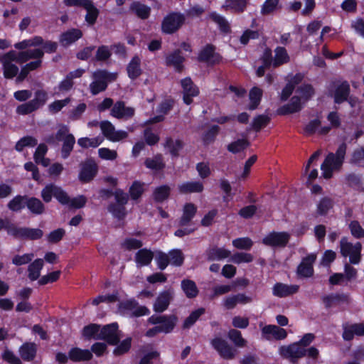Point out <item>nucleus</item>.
<instances>
[{"label": "nucleus", "mask_w": 364, "mask_h": 364, "mask_svg": "<svg viewBox=\"0 0 364 364\" xmlns=\"http://www.w3.org/2000/svg\"><path fill=\"white\" fill-rule=\"evenodd\" d=\"M279 354L284 358L289 359L292 363H296L298 360L307 356L316 360L319 355V350L314 346L305 348L298 342L289 346H283L279 348Z\"/></svg>", "instance_id": "1"}, {"label": "nucleus", "mask_w": 364, "mask_h": 364, "mask_svg": "<svg viewBox=\"0 0 364 364\" xmlns=\"http://www.w3.org/2000/svg\"><path fill=\"white\" fill-rule=\"evenodd\" d=\"M347 146L341 144L336 154L329 153L321 166L322 176L326 179H329L333 176V170L339 169L344 161Z\"/></svg>", "instance_id": "2"}, {"label": "nucleus", "mask_w": 364, "mask_h": 364, "mask_svg": "<svg viewBox=\"0 0 364 364\" xmlns=\"http://www.w3.org/2000/svg\"><path fill=\"white\" fill-rule=\"evenodd\" d=\"M94 81L90 85V90L92 95H95L105 91L109 82L114 80L117 75L109 73L105 70H97L92 75Z\"/></svg>", "instance_id": "3"}, {"label": "nucleus", "mask_w": 364, "mask_h": 364, "mask_svg": "<svg viewBox=\"0 0 364 364\" xmlns=\"http://www.w3.org/2000/svg\"><path fill=\"white\" fill-rule=\"evenodd\" d=\"M362 245L357 242L352 243L348 241V238L344 237L340 240V252L342 256L349 257V262L351 264H357L361 259Z\"/></svg>", "instance_id": "4"}, {"label": "nucleus", "mask_w": 364, "mask_h": 364, "mask_svg": "<svg viewBox=\"0 0 364 364\" xmlns=\"http://www.w3.org/2000/svg\"><path fill=\"white\" fill-rule=\"evenodd\" d=\"M48 100V93L43 90L35 92L34 99L21 104L16 107V113L21 115L28 114L43 106Z\"/></svg>", "instance_id": "5"}, {"label": "nucleus", "mask_w": 364, "mask_h": 364, "mask_svg": "<svg viewBox=\"0 0 364 364\" xmlns=\"http://www.w3.org/2000/svg\"><path fill=\"white\" fill-rule=\"evenodd\" d=\"M14 62L16 63L15 50H10L0 55V63L2 65L4 77L6 79H12L18 73L19 69Z\"/></svg>", "instance_id": "6"}, {"label": "nucleus", "mask_w": 364, "mask_h": 364, "mask_svg": "<svg viewBox=\"0 0 364 364\" xmlns=\"http://www.w3.org/2000/svg\"><path fill=\"white\" fill-rule=\"evenodd\" d=\"M291 235L287 232L272 231L263 239L262 244L272 248H284L289 242Z\"/></svg>", "instance_id": "7"}, {"label": "nucleus", "mask_w": 364, "mask_h": 364, "mask_svg": "<svg viewBox=\"0 0 364 364\" xmlns=\"http://www.w3.org/2000/svg\"><path fill=\"white\" fill-rule=\"evenodd\" d=\"M185 21V16L181 13H171L162 22L161 28L165 33H173L178 31Z\"/></svg>", "instance_id": "8"}, {"label": "nucleus", "mask_w": 364, "mask_h": 364, "mask_svg": "<svg viewBox=\"0 0 364 364\" xmlns=\"http://www.w3.org/2000/svg\"><path fill=\"white\" fill-rule=\"evenodd\" d=\"M95 339L105 340L109 345H116L120 340L119 331L118 325L116 323L106 325L100 329L99 335H97Z\"/></svg>", "instance_id": "9"}, {"label": "nucleus", "mask_w": 364, "mask_h": 364, "mask_svg": "<svg viewBox=\"0 0 364 364\" xmlns=\"http://www.w3.org/2000/svg\"><path fill=\"white\" fill-rule=\"evenodd\" d=\"M178 318L175 315H164V316H151L149 318V323L156 325L160 324L159 327L161 331L165 333H170L173 331L176 325Z\"/></svg>", "instance_id": "10"}, {"label": "nucleus", "mask_w": 364, "mask_h": 364, "mask_svg": "<svg viewBox=\"0 0 364 364\" xmlns=\"http://www.w3.org/2000/svg\"><path fill=\"white\" fill-rule=\"evenodd\" d=\"M100 127L104 136L112 141H119L128 136L125 131H116L114 125L107 120L101 122Z\"/></svg>", "instance_id": "11"}, {"label": "nucleus", "mask_w": 364, "mask_h": 364, "mask_svg": "<svg viewBox=\"0 0 364 364\" xmlns=\"http://www.w3.org/2000/svg\"><path fill=\"white\" fill-rule=\"evenodd\" d=\"M210 343L223 358L231 360L235 358L236 350L230 346L226 341L220 338H215L210 341Z\"/></svg>", "instance_id": "12"}, {"label": "nucleus", "mask_w": 364, "mask_h": 364, "mask_svg": "<svg viewBox=\"0 0 364 364\" xmlns=\"http://www.w3.org/2000/svg\"><path fill=\"white\" fill-rule=\"evenodd\" d=\"M81 170L79 173V179L83 183L91 181L96 176L98 167L92 159H87L80 164Z\"/></svg>", "instance_id": "13"}, {"label": "nucleus", "mask_w": 364, "mask_h": 364, "mask_svg": "<svg viewBox=\"0 0 364 364\" xmlns=\"http://www.w3.org/2000/svg\"><path fill=\"white\" fill-rule=\"evenodd\" d=\"M174 296V291L169 288L159 293L154 304V310L157 313H162L166 311Z\"/></svg>", "instance_id": "14"}, {"label": "nucleus", "mask_w": 364, "mask_h": 364, "mask_svg": "<svg viewBox=\"0 0 364 364\" xmlns=\"http://www.w3.org/2000/svg\"><path fill=\"white\" fill-rule=\"evenodd\" d=\"M350 93V87L349 83L347 81H343L334 85L331 96L333 98L334 103L339 105L346 101Z\"/></svg>", "instance_id": "15"}, {"label": "nucleus", "mask_w": 364, "mask_h": 364, "mask_svg": "<svg viewBox=\"0 0 364 364\" xmlns=\"http://www.w3.org/2000/svg\"><path fill=\"white\" fill-rule=\"evenodd\" d=\"M183 88V102L190 105L193 102V97L198 95L199 90L190 77H186L181 80Z\"/></svg>", "instance_id": "16"}, {"label": "nucleus", "mask_w": 364, "mask_h": 364, "mask_svg": "<svg viewBox=\"0 0 364 364\" xmlns=\"http://www.w3.org/2000/svg\"><path fill=\"white\" fill-rule=\"evenodd\" d=\"M135 110L133 107H127L123 101H117L111 109V115L117 119H127L132 117Z\"/></svg>", "instance_id": "17"}, {"label": "nucleus", "mask_w": 364, "mask_h": 364, "mask_svg": "<svg viewBox=\"0 0 364 364\" xmlns=\"http://www.w3.org/2000/svg\"><path fill=\"white\" fill-rule=\"evenodd\" d=\"M316 255L311 254L303 258L301 262L298 266L296 273L300 277H310L314 274L313 264L316 260Z\"/></svg>", "instance_id": "18"}, {"label": "nucleus", "mask_w": 364, "mask_h": 364, "mask_svg": "<svg viewBox=\"0 0 364 364\" xmlns=\"http://www.w3.org/2000/svg\"><path fill=\"white\" fill-rule=\"evenodd\" d=\"M299 286L296 284H286L281 282L276 283L272 288V294L277 297H287L299 291Z\"/></svg>", "instance_id": "19"}, {"label": "nucleus", "mask_w": 364, "mask_h": 364, "mask_svg": "<svg viewBox=\"0 0 364 364\" xmlns=\"http://www.w3.org/2000/svg\"><path fill=\"white\" fill-rule=\"evenodd\" d=\"M263 337L267 340H282L284 339L287 336L285 329L275 325H267L262 329Z\"/></svg>", "instance_id": "20"}, {"label": "nucleus", "mask_w": 364, "mask_h": 364, "mask_svg": "<svg viewBox=\"0 0 364 364\" xmlns=\"http://www.w3.org/2000/svg\"><path fill=\"white\" fill-rule=\"evenodd\" d=\"M198 60L208 65H215L220 63V57L215 53V48L213 46L208 45L200 51Z\"/></svg>", "instance_id": "21"}, {"label": "nucleus", "mask_w": 364, "mask_h": 364, "mask_svg": "<svg viewBox=\"0 0 364 364\" xmlns=\"http://www.w3.org/2000/svg\"><path fill=\"white\" fill-rule=\"evenodd\" d=\"M44 52L40 48L26 50L20 52L15 51L16 63L19 64L24 63L31 59L36 60L42 58Z\"/></svg>", "instance_id": "22"}, {"label": "nucleus", "mask_w": 364, "mask_h": 364, "mask_svg": "<svg viewBox=\"0 0 364 364\" xmlns=\"http://www.w3.org/2000/svg\"><path fill=\"white\" fill-rule=\"evenodd\" d=\"M322 301L326 308L328 309L333 306L349 304L350 299L348 294H331L330 295L323 296L322 298Z\"/></svg>", "instance_id": "23"}, {"label": "nucleus", "mask_w": 364, "mask_h": 364, "mask_svg": "<svg viewBox=\"0 0 364 364\" xmlns=\"http://www.w3.org/2000/svg\"><path fill=\"white\" fill-rule=\"evenodd\" d=\"M196 212L197 207L193 203H186L183 206V214L178 220V225L180 227L190 226Z\"/></svg>", "instance_id": "24"}, {"label": "nucleus", "mask_w": 364, "mask_h": 364, "mask_svg": "<svg viewBox=\"0 0 364 364\" xmlns=\"http://www.w3.org/2000/svg\"><path fill=\"white\" fill-rule=\"evenodd\" d=\"M302 108L301 98L299 96L291 97L289 103L281 107L277 112L279 114H288L300 111Z\"/></svg>", "instance_id": "25"}, {"label": "nucleus", "mask_w": 364, "mask_h": 364, "mask_svg": "<svg viewBox=\"0 0 364 364\" xmlns=\"http://www.w3.org/2000/svg\"><path fill=\"white\" fill-rule=\"evenodd\" d=\"M184 60L185 58L181 55V52L176 50L166 57V63L167 65L174 67L177 72L181 73L183 70Z\"/></svg>", "instance_id": "26"}, {"label": "nucleus", "mask_w": 364, "mask_h": 364, "mask_svg": "<svg viewBox=\"0 0 364 364\" xmlns=\"http://www.w3.org/2000/svg\"><path fill=\"white\" fill-rule=\"evenodd\" d=\"M37 352V345L34 343H25L19 348V355L25 361H32Z\"/></svg>", "instance_id": "27"}, {"label": "nucleus", "mask_w": 364, "mask_h": 364, "mask_svg": "<svg viewBox=\"0 0 364 364\" xmlns=\"http://www.w3.org/2000/svg\"><path fill=\"white\" fill-rule=\"evenodd\" d=\"M364 336V323H355L344 327L343 338L346 341H351L354 336Z\"/></svg>", "instance_id": "28"}, {"label": "nucleus", "mask_w": 364, "mask_h": 364, "mask_svg": "<svg viewBox=\"0 0 364 364\" xmlns=\"http://www.w3.org/2000/svg\"><path fill=\"white\" fill-rule=\"evenodd\" d=\"M230 255V251L222 247H213L206 250L207 259L209 261L221 260Z\"/></svg>", "instance_id": "29"}, {"label": "nucleus", "mask_w": 364, "mask_h": 364, "mask_svg": "<svg viewBox=\"0 0 364 364\" xmlns=\"http://www.w3.org/2000/svg\"><path fill=\"white\" fill-rule=\"evenodd\" d=\"M154 258V252L146 248L139 250L135 255L134 259L137 267L149 265Z\"/></svg>", "instance_id": "30"}, {"label": "nucleus", "mask_w": 364, "mask_h": 364, "mask_svg": "<svg viewBox=\"0 0 364 364\" xmlns=\"http://www.w3.org/2000/svg\"><path fill=\"white\" fill-rule=\"evenodd\" d=\"M130 11L141 19H147L151 13V8L139 1L133 2L130 6Z\"/></svg>", "instance_id": "31"}, {"label": "nucleus", "mask_w": 364, "mask_h": 364, "mask_svg": "<svg viewBox=\"0 0 364 364\" xmlns=\"http://www.w3.org/2000/svg\"><path fill=\"white\" fill-rule=\"evenodd\" d=\"M68 356L74 362H80L90 360L92 358V354L89 350L73 348L69 351Z\"/></svg>", "instance_id": "32"}, {"label": "nucleus", "mask_w": 364, "mask_h": 364, "mask_svg": "<svg viewBox=\"0 0 364 364\" xmlns=\"http://www.w3.org/2000/svg\"><path fill=\"white\" fill-rule=\"evenodd\" d=\"M82 36V33L80 30L73 28L61 34L60 42L63 46H66L80 38Z\"/></svg>", "instance_id": "33"}, {"label": "nucleus", "mask_w": 364, "mask_h": 364, "mask_svg": "<svg viewBox=\"0 0 364 364\" xmlns=\"http://www.w3.org/2000/svg\"><path fill=\"white\" fill-rule=\"evenodd\" d=\"M181 286L187 298L193 299L198 296L199 291L195 282L193 280L183 279L181 281Z\"/></svg>", "instance_id": "34"}, {"label": "nucleus", "mask_w": 364, "mask_h": 364, "mask_svg": "<svg viewBox=\"0 0 364 364\" xmlns=\"http://www.w3.org/2000/svg\"><path fill=\"white\" fill-rule=\"evenodd\" d=\"M178 190L182 194L200 193L203 190V185L199 181L186 182L179 185Z\"/></svg>", "instance_id": "35"}, {"label": "nucleus", "mask_w": 364, "mask_h": 364, "mask_svg": "<svg viewBox=\"0 0 364 364\" xmlns=\"http://www.w3.org/2000/svg\"><path fill=\"white\" fill-rule=\"evenodd\" d=\"M43 264L44 262L42 259H36L28 265V277L31 281H35L39 278Z\"/></svg>", "instance_id": "36"}, {"label": "nucleus", "mask_w": 364, "mask_h": 364, "mask_svg": "<svg viewBox=\"0 0 364 364\" xmlns=\"http://www.w3.org/2000/svg\"><path fill=\"white\" fill-rule=\"evenodd\" d=\"M141 60L138 56H134L130 63L128 64L127 70L128 76L132 79H136L141 74V69L140 67Z\"/></svg>", "instance_id": "37"}, {"label": "nucleus", "mask_w": 364, "mask_h": 364, "mask_svg": "<svg viewBox=\"0 0 364 364\" xmlns=\"http://www.w3.org/2000/svg\"><path fill=\"white\" fill-rule=\"evenodd\" d=\"M26 205L28 209L33 214L41 215L44 213L45 206L41 200L37 198H26Z\"/></svg>", "instance_id": "38"}, {"label": "nucleus", "mask_w": 364, "mask_h": 364, "mask_svg": "<svg viewBox=\"0 0 364 364\" xmlns=\"http://www.w3.org/2000/svg\"><path fill=\"white\" fill-rule=\"evenodd\" d=\"M144 164L146 168L152 170L160 171L165 167V163L161 154H156L152 158H147Z\"/></svg>", "instance_id": "39"}, {"label": "nucleus", "mask_w": 364, "mask_h": 364, "mask_svg": "<svg viewBox=\"0 0 364 364\" xmlns=\"http://www.w3.org/2000/svg\"><path fill=\"white\" fill-rule=\"evenodd\" d=\"M86 5L87 6H83V8L87 11L85 21L89 24L93 25L98 17L99 10L94 6L93 3L90 0H88Z\"/></svg>", "instance_id": "40"}, {"label": "nucleus", "mask_w": 364, "mask_h": 364, "mask_svg": "<svg viewBox=\"0 0 364 364\" xmlns=\"http://www.w3.org/2000/svg\"><path fill=\"white\" fill-rule=\"evenodd\" d=\"M63 145L61 147L60 153L63 159H65L68 158L73 151L74 145L75 144V138L74 136H68L67 139L62 141Z\"/></svg>", "instance_id": "41"}, {"label": "nucleus", "mask_w": 364, "mask_h": 364, "mask_svg": "<svg viewBox=\"0 0 364 364\" xmlns=\"http://www.w3.org/2000/svg\"><path fill=\"white\" fill-rule=\"evenodd\" d=\"M289 61V56L287 50L283 47H277L275 49V57L273 63L274 67H278Z\"/></svg>", "instance_id": "42"}, {"label": "nucleus", "mask_w": 364, "mask_h": 364, "mask_svg": "<svg viewBox=\"0 0 364 364\" xmlns=\"http://www.w3.org/2000/svg\"><path fill=\"white\" fill-rule=\"evenodd\" d=\"M333 206V200L329 197H323L317 204L316 213L320 215H325Z\"/></svg>", "instance_id": "43"}, {"label": "nucleus", "mask_w": 364, "mask_h": 364, "mask_svg": "<svg viewBox=\"0 0 364 364\" xmlns=\"http://www.w3.org/2000/svg\"><path fill=\"white\" fill-rule=\"evenodd\" d=\"M171 192V188L167 185H163L155 188L153 193L154 199L156 202H163L166 200Z\"/></svg>", "instance_id": "44"}, {"label": "nucleus", "mask_w": 364, "mask_h": 364, "mask_svg": "<svg viewBox=\"0 0 364 364\" xmlns=\"http://www.w3.org/2000/svg\"><path fill=\"white\" fill-rule=\"evenodd\" d=\"M103 139L100 136L94 138L82 137L77 140V144L82 148H95L102 144Z\"/></svg>", "instance_id": "45"}, {"label": "nucleus", "mask_w": 364, "mask_h": 364, "mask_svg": "<svg viewBox=\"0 0 364 364\" xmlns=\"http://www.w3.org/2000/svg\"><path fill=\"white\" fill-rule=\"evenodd\" d=\"M249 0H227L225 7L232 9L235 12L242 13L247 6Z\"/></svg>", "instance_id": "46"}, {"label": "nucleus", "mask_w": 364, "mask_h": 364, "mask_svg": "<svg viewBox=\"0 0 364 364\" xmlns=\"http://www.w3.org/2000/svg\"><path fill=\"white\" fill-rule=\"evenodd\" d=\"M183 143L181 140H173L168 138L166 141V147L168 148L169 152L173 156H178L179 151L183 148Z\"/></svg>", "instance_id": "47"}, {"label": "nucleus", "mask_w": 364, "mask_h": 364, "mask_svg": "<svg viewBox=\"0 0 364 364\" xmlns=\"http://www.w3.org/2000/svg\"><path fill=\"white\" fill-rule=\"evenodd\" d=\"M262 95V91L261 89L258 87H253L250 92V99L251 101L250 105H249V109L250 110L255 109L259 105L261 97Z\"/></svg>", "instance_id": "48"}, {"label": "nucleus", "mask_w": 364, "mask_h": 364, "mask_svg": "<svg viewBox=\"0 0 364 364\" xmlns=\"http://www.w3.org/2000/svg\"><path fill=\"white\" fill-rule=\"evenodd\" d=\"M230 256V261L237 264L243 262L249 263L254 259V257L251 254L243 252H236Z\"/></svg>", "instance_id": "49"}, {"label": "nucleus", "mask_w": 364, "mask_h": 364, "mask_svg": "<svg viewBox=\"0 0 364 364\" xmlns=\"http://www.w3.org/2000/svg\"><path fill=\"white\" fill-rule=\"evenodd\" d=\"M250 145V142L247 139H237V141H232L228 145V150L233 154L238 153Z\"/></svg>", "instance_id": "50"}, {"label": "nucleus", "mask_w": 364, "mask_h": 364, "mask_svg": "<svg viewBox=\"0 0 364 364\" xmlns=\"http://www.w3.org/2000/svg\"><path fill=\"white\" fill-rule=\"evenodd\" d=\"M26 201V196H16L11 200L7 206L12 211H19L24 208Z\"/></svg>", "instance_id": "51"}, {"label": "nucleus", "mask_w": 364, "mask_h": 364, "mask_svg": "<svg viewBox=\"0 0 364 364\" xmlns=\"http://www.w3.org/2000/svg\"><path fill=\"white\" fill-rule=\"evenodd\" d=\"M279 0H266L261 9V14L264 16L273 14L279 9Z\"/></svg>", "instance_id": "52"}, {"label": "nucleus", "mask_w": 364, "mask_h": 364, "mask_svg": "<svg viewBox=\"0 0 364 364\" xmlns=\"http://www.w3.org/2000/svg\"><path fill=\"white\" fill-rule=\"evenodd\" d=\"M228 338L237 347H244L247 341L242 337L241 332L236 329H231L228 332Z\"/></svg>", "instance_id": "53"}, {"label": "nucleus", "mask_w": 364, "mask_h": 364, "mask_svg": "<svg viewBox=\"0 0 364 364\" xmlns=\"http://www.w3.org/2000/svg\"><path fill=\"white\" fill-rule=\"evenodd\" d=\"M269 121L270 118L268 116L260 114L254 118L251 126L255 131L259 132L262 128L266 127Z\"/></svg>", "instance_id": "54"}, {"label": "nucleus", "mask_w": 364, "mask_h": 364, "mask_svg": "<svg viewBox=\"0 0 364 364\" xmlns=\"http://www.w3.org/2000/svg\"><path fill=\"white\" fill-rule=\"evenodd\" d=\"M100 332V326L95 323H91L85 326L82 329V336L90 339L91 338H95L97 335Z\"/></svg>", "instance_id": "55"}, {"label": "nucleus", "mask_w": 364, "mask_h": 364, "mask_svg": "<svg viewBox=\"0 0 364 364\" xmlns=\"http://www.w3.org/2000/svg\"><path fill=\"white\" fill-rule=\"evenodd\" d=\"M205 312V309L203 308L198 309L194 311H193L188 317L186 318L184 323L183 324V328H189L192 326L196 321L199 318V317L203 314Z\"/></svg>", "instance_id": "56"}, {"label": "nucleus", "mask_w": 364, "mask_h": 364, "mask_svg": "<svg viewBox=\"0 0 364 364\" xmlns=\"http://www.w3.org/2000/svg\"><path fill=\"white\" fill-rule=\"evenodd\" d=\"M232 245L239 250H249L253 245V242L250 237H240L232 240Z\"/></svg>", "instance_id": "57"}, {"label": "nucleus", "mask_w": 364, "mask_h": 364, "mask_svg": "<svg viewBox=\"0 0 364 364\" xmlns=\"http://www.w3.org/2000/svg\"><path fill=\"white\" fill-rule=\"evenodd\" d=\"M23 239L38 240L42 237L43 232L38 228H23Z\"/></svg>", "instance_id": "58"}, {"label": "nucleus", "mask_w": 364, "mask_h": 364, "mask_svg": "<svg viewBox=\"0 0 364 364\" xmlns=\"http://www.w3.org/2000/svg\"><path fill=\"white\" fill-rule=\"evenodd\" d=\"M5 230L7 231L9 235H11L18 239H23V228L17 227L14 224L11 223L8 219H6Z\"/></svg>", "instance_id": "59"}, {"label": "nucleus", "mask_w": 364, "mask_h": 364, "mask_svg": "<svg viewBox=\"0 0 364 364\" xmlns=\"http://www.w3.org/2000/svg\"><path fill=\"white\" fill-rule=\"evenodd\" d=\"M38 141L33 136H25L21 139L16 144V149L18 151H21L26 146L33 147L37 145Z\"/></svg>", "instance_id": "60"}, {"label": "nucleus", "mask_w": 364, "mask_h": 364, "mask_svg": "<svg viewBox=\"0 0 364 364\" xmlns=\"http://www.w3.org/2000/svg\"><path fill=\"white\" fill-rule=\"evenodd\" d=\"M296 92L299 94L300 98L307 101L314 95V90L311 85L306 84L299 87Z\"/></svg>", "instance_id": "61"}, {"label": "nucleus", "mask_w": 364, "mask_h": 364, "mask_svg": "<svg viewBox=\"0 0 364 364\" xmlns=\"http://www.w3.org/2000/svg\"><path fill=\"white\" fill-rule=\"evenodd\" d=\"M170 263L175 266H181L183 263L184 257L180 250H173L168 252Z\"/></svg>", "instance_id": "62"}, {"label": "nucleus", "mask_w": 364, "mask_h": 364, "mask_svg": "<svg viewBox=\"0 0 364 364\" xmlns=\"http://www.w3.org/2000/svg\"><path fill=\"white\" fill-rule=\"evenodd\" d=\"M108 210L118 219H122L126 215L124 205L121 204L112 203L108 206Z\"/></svg>", "instance_id": "63"}, {"label": "nucleus", "mask_w": 364, "mask_h": 364, "mask_svg": "<svg viewBox=\"0 0 364 364\" xmlns=\"http://www.w3.org/2000/svg\"><path fill=\"white\" fill-rule=\"evenodd\" d=\"M349 229L351 235L357 238L364 237V229L361 227L359 222L357 220H353L349 223Z\"/></svg>", "instance_id": "64"}]
</instances>
